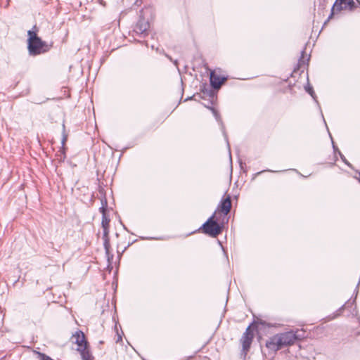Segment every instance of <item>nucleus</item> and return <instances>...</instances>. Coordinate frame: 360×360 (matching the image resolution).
I'll return each instance as SVG.
<instances>
[{"label":"nucleus","mask_w":360,"mask_h":360,"mask_svg":"<svg viewBox=\"0 0 360 360\" xmlns=\"http://www.w3.org/2000/svg\"><path fill=\"white\" fill-rule=\"evenodd\" d=\"M216 215L217 211H214L200 228L202 233L214 238L221 233L225 222L224 219H221L220 216L216 217Z\"/></svg>","instance_id":"f257e3e1"},{"label":"nucleus","mask_w":360,"mask_h":360,"mask_svg":"<svg viewBox=\"0 0 360 360\" xmlns=\"http://www.w3.org/2000/svg\"><path fill=\"white\" fill-rule=\"evenodd\" d=\"M27 49L30 56H37L50 50L51 46L39 37L34 31L27 32Z\"/></svg>","instance_id":"f03ea898"},{"label":"nucleus","mask_w":360,"mask_h":360,"mask_svg":"<svg viewBox=\"0 0 360 360\" xmlns=\"http://www.w3.org/2000/svg\"><path fill=\"white\" fill-rule=\"evenodd\" d=\"M73 337L75 338V343L78 345L77 351L79 352L82 359L94 360V357L89 349V342L86 340L84 333L82 330H77L73 335Z\"/></svg>","instance_id":"7ed1b4c3"},{"label":"nucleus","mask_w":360,"mask_h":360,"mask_svg":"<svg viewBox=\"0 0 360 360\" xmlns=\"http://www.w3.org/2000/svg\"><path fill=\"white\" fill-rule=\"evenodd\" d=\"M151 9L150 8H145L140 11L139 18L137 22L136 23L134 32L138 35L146 36L148 34V30L150 27V23L148 18H146V16L150 13Z\"/></svg>","instance_id":"20e7f679"},{"label":"nucleus","mask_w":360,"mask_h":360,"mask_svg":"<svg viewBox=\"0 0 360 360\" xmlns=\"http://www.w3.org/2000/svg\"><path fill=\"white\" fill-rule=\"evenodd\" d=\"M354 8V1L353 0H335L333 6L331 8L330 14L328 16L326 22H328L330 18H332L333 15L335 13L340 12L342 10H345L347 8L352 10Z\"/></svg>","instance_id":"39448f33"},{"label":"nucleus","mask_w":360,"mask_h":360,"mask_svg":"<svg viewBox=\"0 0 360 360\" xmlns=\"http://www.w3.org/2000/svg\"><path fill=\"white\" fill-rule=\"evenodd\" d=\"M231 209V199L230 195H227L225 198L221 200L219 203L217 210V214L218 213V216L221 217L222 219H226L227 214L229 213Z\"/></svg>","instance_id":"423d86ee"},{"label":"nucleus","mask_w":360,"mask_h":360,"mask_svg":"<svg viewBox=\"0 0 360 360\" xmlns=\"http://www.w3.org/2000/svg\"><path fill=\"white\" fill-rule=\"evenodd\" d=\"M278 342L281 348L285 346L292 345L296 341V337L294 335L293 330H290L285 333H278Z\"/></svg>","instance_id":"0eeeda50"},{"label":"nucleus","mask_w":360,"mask_h":360,"mask_svg":"<svg viewBox=\"0 0 360 360\" xmlns=\"http://www.w3.org/2000/svg\"><path fill=\"white\" fill-rule=\"evenodd\" d=\"M103 229V246L105 251L106 256L108 257V260L110 262V260L112 259L113 255L110 253V239L108 237L109 234V226H102Z\"/></svg>","instance_id":"6e6552de"},{"label":"nucleus","mask_w":360,"mask_h":360,"mask_svg":"<svg viewBox=\"0 0 360 360\" xmlns=\"http://www.w3.org/2000/svg\"><path fill=\"white\" fill-rule=\"evenodd\" d=\"M278 335L277 334H276L275 335L269 338L266 343H265V345H266V347L269 350V351H271L273 352H276V351L279 350L281 349V346L280 345V342H278Z\"/></svg>","instance_id":"1a4fd4ad"},{"label":"nucleus","mask_w":360,"mask_h":360,"mask_svg":"<svg viewBox=\"0 0 360 360\" xmlns=\"http://www.w3.org/2000/svg\"><path fill=\"white\" fill-rule=\"evenodd\" d=\"M226 77H219L215 74L214 71L210 72V84L212 88L214 89H219L221 84L226 80Z\"/></svg>","instance_id":"9d476101"},{"label":"nucleus","mask_w":360,"mask_h":360,"mask_svg":"<svg viewBox=\"0 0 360 360\" xmlns=\"http://www.w3.org/2000/svg\"><path fill=\"white\" fill-rule=\"evenodd\" d=\"M208 108L212 111L214 117H215L216 120L221 124V130H222V132H223V134H224V139L227 143V146L229 147V148L230 149V146H229V141H228V136H227V134L225 131V128H224V125L221 121V116L219 113V112L213 107H208Z\"/></svg>","instance_id":"9b49d317"},{"label":"nucleus","mask_w":360,"mask_h":360,"mask_svg":"<svg viewBox=\"0 0 360 360\" xmlns=\"http://www.w3.org/2000/svg\"><path fill=\"white\" fill-rule=\"evenodd\" d=\"M253 336H244L243 335L242 338H241V342H242V350L244 353L245 355L247 354V352H248L250 347V345H251V343H252V341L253 340Z\"/></svg>","instance_id":"f8f14e48"},{"label":"nucleus","mask_w":360,"mask_h":360,"mask_svg":"<svg viewBox=\"0 0 360 360\" xmlns=\"http://www.w3.org/2000/svg\"><path fill=\"white\" fill-rule=\"evenodd\" d=\"M355 303V299L353 301H351L350 300L347 301L345 304H343L342 307H340L336 311L334 317H336L338 316H340L341 313L342 312L344 309H352L353 305ZM350 311L352 309H349Z\"/></svg>","instance_id":"ddd939ff"},{"label":"nucleus","mask_w":360,"mask_h":360,"mask_svg":"<svg viewBox=\"0 0 360 360\" xmlns=\"http://www.w3.org/2000/svg\"><path fill=\"white\" fill-rule=\"evenodd\" d=\"M305 91L313 98V99L319 104L316 100V96L313 89V87L308 82L307 85L304 86Z\"/></svg>","instance_id":"4468645a"},{"label":"nucleus","mask_w":360,"mask_h":360,"mask_svg":"<svg viewBox=\"0 0 360 360\" xmlns=\"http://www.w3.org/2000/svg\"><path fill=\"white\" fill-rule=\"evenodd\" d=\"M107 206V200L104 198L103 200H101V207L99 208V212L102 214V216H103V214H106Z\"/></svg>","instance_id":"2eb2a0df"},{"label":"nucleus","mask_w":360,"mask_h":360,"mask_svg":"<svg viewBox=\"0 0 360 360\" xmlns=\"http://www.w3.org/2000/svg\"><path fill=\"white\" fill-rule=\"evenodd\" d=\"M68 140V134L65 133V124H63V132H62V147L63 148L66 141Z\"/></svg>","instance_id":"dca6fc26"},{"label":"nucleus","mask_w":360,"mask_h":360,"mask_svg":"<svg viewBox=\"0 0 360 360\" xmlns=\"http://www.w3.org/2000/svg\"><path fill=\"white\" fill-rule=\"evenodd\" d=\"M294 335L296 337V340H302L305 337V332L303 330H296L294 332Z\"/></svg>","instance_id":"f3484780"},{"label":"nucleus","mask_w":360,"mask_h":360,"mask_svg":"<svg viewBox=\"0 0 360 360\" xmlns=\"http://www.w3.org/2000/svg\"><path fill=\"white\" fill-rule=\"evenodd\" d=\"M110 221L109 217L106 214H103V216H102L101 226H109Z\"/></svg>","instance_id":"a211bd4d"},{"label":"nucleus","mask_w":360,"mask_h":360,"mask_svg":"<svg viewBox=\"0 0 360 360\" xmlns=\"http://www.w3.org/2000/svg\"><path fill=\"white\" fill-rule=\"evenodd\" d=\"M305 53V49H303L301 51V57L299 59V61H298V65L300 66V65H305V60L304 59V55Z\"/></svg>","instance_id":"6ab92c4d"},{"label":"nucleus","mask_w":360,"mask_h":360,"mask_svg":"<svg viewBox=\"0 0 360 360\" xmlns=\"http://www.w3.org/2000/svg\"><path fill=\"white\" fill-rule=\"evenodd\" d=\"M38 357L39 360H53L49 356L41 353V352H37Z\"/></svg>","instance_id":"aec40b11"},{"label":"nucleus","mask_w":360,"mask_h":360,"mask_svg":"<svg viewBox=\"0 0 360 360\" xmlns=\"http://www.w3.org/2000/svg\"><path fill=\"white\" fill-rule=\"evenodd\" d=\"M244 336H253V330L251 329V325H250L245 330V333H243Z\"/></svg>","instance_id":"412c9836"},{"label":"nucleus","mask_w":360,"mask_h":360,"mask_svg":"<svg viewBox=\"0 0 360 360\" xmlns=\"http://www.w3.org/2000/svg\"><path fill=\"white\" fill-rule=\"evenodd\" d=\"M338 154L342 160V162L347 165L348 167H352V165L347 161V160L345 158V157L342 154L340 151H338Z\"/></svg>","instance_id":"4be33fe9"},{"label":"nucleus","mask_w":360,"mask_h":360,"mask_svg":"<svg viewBox=\"0 0 360 360\" xmlns=\"http://www.w3.org/2000/svg\"><path fill=\"white\" fill-rule=\"evenodd\" d=\"M319 1V6L321 7L322 9H324L325 6L328 3V0H318Z\"/></svg>","instance_id":"5701e85b"},{"label":"nucleus","mask_w":360,"mask_h":360,"mask_svg":"<svg viewBox=\"0 0 360 360\" xmlns=\"http://www.w3.org/2000/svg\"><path fill=\"white\" fill-rule=\"evenodd\" d=\"M330 139H331V141H332V144H333V148L334 152H335V153H336V152H338V151H340V150H339V149H338V147L335 145L334 141H333V138H332V136H331V135H330Z\"/></svg>","instance_id":"b1692460"},{"label":"nucleus","mask_w":360,"mask_h":360,"mask_svg":"<svg viewBox=\"0 0 360 360\" xmlns=\"http://www.w3.org/2000/svg\"><path fill=\"white\" fill-rule=\"evenodd\" d=\"M255 323V324H260V325L264 326H267L266 321H262V320L257 321H256ZM268 326H269L268 325Z\"/></svg>","instance_id":"393cba45"},{"label":"nucleus","mask_w":360,"mask_h":360,"mask_svg":"<svg viewBox=\"0 0 360 360\" xmlns=\"http://www.w3.org/2000/svg\"><path fill=\"white\" fill-rule=\"evenodd\" d=\"M264 172H276L275 171H273V170H271V169H266V170H263V171H261V172H258L257 173L255 174V175H259V174H262Z\"/></svg>","instance_id":"a878e982"},{"label":"nucleus","mask_w":360,"mask_h":360,"mask_svg":"<svg viewBox=\"0 0 360 360\" xmlns=\"http://www.w3.org/2000/svg\"><path fill=\"white\" fill-rule=\"evenodd\" d=\"M122 341V337L120 334L117 333V339L116 340L117 342H120Z\"/></svg>","instance_id":"bb28decb"},{"label":"nucleus","mask_w":360,"mask_h":360,"mask_svg":"<svg viewBox=\"0 0 360 360\" xmlns=\"http://www.w3.org/2000/svg\"><path fill=\"white\" fill-rule=\"evenodd\" d=\"M141 4H142V0H136L134 5L137 6H140L141 5Z\"/></svg>","instance_id":"cd10ccee"},{"label":"nucleus","mask_w":360,"mask_h":360,"mask_svg":"<svg viewBox=\"0 0 360 360\" xmlns=\"http://www.w3.org/2000/svg\"><path fill=\"white\" fill-rule=\"evenodd\" d=\"M167 57H168V58H169V60H170L171 61H172V62H173V63H174V64L177 67V65H178V61H177L176 60H173L172 59V58H171V57H169L168 56H167Z\"/></svg>","instance_id":"c85d7f7f"},{"label":"nucleus","mask_w":360,"mask_h":360,"mask_svg":"<svg viewBox=\"0 0 360 360\" xmlns=\"http://www.w3.org/2000/svg\"><path fill=\"white\" fill-rule=\"evenodd\" d=\"M98 3L103 6H105V2L103 0H98Z\"/></svg>","instance_id":"c756f323"},{"label":"nucleus","mask_w":360,"mask_h":360,"mask_svg":"<svg viewBox=\"0 0 360 360\" xmlns=\"http://www.w3.org/2000/svg\"><path fill=\"white\" fill-rule=\"evenodd\" d=\"M358 174H359L358 179H359V182H360V172H359Z\"/></svg>","instance_id":"7c9ffc66"},{"label":"nucleus","mask_w":360,"mask_h":360,"mask_svg":"<svg viewBox=\"0 0 360 360\" xmlns=\"http://www.w3.org/2000/svg\"><path fill=\"white\" fill-rule=\"evenodd\" d=\"M359 283H360V280L359 281V283H357L356 288L359 287Z\"/></svg>","instance_id":"2f4dec72"},{"label":"nucleus","mask_w":360,"mask_h":360,"mask_svg":"<svg viewBox=\"0 0 360 360\" xmlns=\"http://www.w3.org/2000/svg\"><path fill=\"white\" fill-rule=\"evenodd\" d=\"M188 99H191V98H186V100H185V101H188Z\"/></svg>","instance_id":"473e14b6"}]
</instances>
